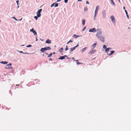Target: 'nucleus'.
Masks as SVG:
<instances>
[{
    "label": "nucleus",
    "instance_id": "obj_32",
    "mask_svg": "<svg viewBox=\"0 0 131 131\" xmlns=\"http://www.w3.org/2000/svg\"><path fill=\"white\" fill-rule=\"evenodd\" d=\"M12 18L14 19L16 21H17L18 20L16 18H15L14 17H12Z\"/></svg>",
    "mask_w": 131,
    "mask_h": 131
},
{
    "label": "nucleus",
    "instance_id": "obj_47",
    "mask_svg": "<svg viewBox=\"0 0 131 131\" xmlns=\"http://www.w3.org/2000/svg\"><path fill=\"white\" fill-rule=\"evenodd\" d=\"M61 0H57V2H59L61 1Z\"/></svg>",
    "mask_w": 131,
    "mask_h": 131
},
{
    "label": "nucleus",
    "instance_id": "obj_18",
    "mask_svg": "<svg viewBox=\"0 0 131 131\" xmlns=\"http://www.w3.org/2000/svg\"><path fill=\"white\" fill-rule=\"evenodd\" d=\"M109 50H110V48H106V49L105 50V52H108L109 51Z\"/></svg>",
    "mask_w": 131,
    "mask_h": 131
},
{
    "label": "nucleus",
    "instance_id": "obj_44",
    "mask_svg": "<svg viewBox=\"0 0 131 131\" xmlns=\"http://www.w3.org/2000/svg\"><path fill=\"white\" fill-rule=\"evenodd\" d=\"M68 48H66V49H65V51H67V50L68 49Z\"/></svg>",
    "mask_w": 131,
    "mask_h": 131
},
{
    "label": "nucleus",
    "instance_id": "obj_55",
    "mask_svg": "<svg viewBox=\"0 0 131 131\" xmlns=\"http://www.w3.org/2000/svg\"><path fill=\"white\" fill-rule=\"evenodd\" d=\"M25 45H21L20 46H24Z\"/></svg>",
    "mask_w": 131,
    "mask_h": 131
},
{
    "label": "nucleus",
    "instance_id": "obj_58",
    "mask_svg": "<svg viewBox=\"0 0 131 131\" xmlns=\"http://www.w3.org/2000/svg\"><path fill=\"white\" fill-rule=\"evenodd\" d=\"M66 48H68V46H66Z\"/></svg>",
    "mask_w": 131,
    "mask_h": 131
},
{
    "label": "nucleus",
    "instance_id": "obj_56",
    "mask_svg": "<svg viewBox=\"0 0 131 131\" xmlns=\"http://www.w3.org/2000/svg\"><path fill=\"white\" fill-rule=\"evenodd\" d=\"M70 43V42H69V41L67 43V44H68V43Z\"/></svg>",
    "mask_w": 131,
    "mask_h": 131
},
{
    "label": "nucleus",
    "instance_id": "obj_4",
    "mask_svg": "<svg viewBox=\"0 0 131 131\" xmlns=\"http://www.w3.org/2000/svg\"><path fill=\"white\" fill-rule=\"evenodd\" d=\"M89 31V32H96V29L95 28H93L92 29H90Z\"/></svg>",
    "mask_w": 131,
    "mask_h": 131
},
{
    "label": "nucleus",
    "instance_id": "obj_2",
    "mask_svg": "<svg viewBox=\"0 0 131 131\" xmlns=\"http://www.w3.org/2000/svg\"><path fill=\"white\" fill-rule=\"evenodd\" d=\"M51 48L49 47H45L44 48H42L40 49V51L44 53L45 51L46 50H50L51 49Z\"/></svg>",
    "mask_w": 131,
    "mask_h": 131
},
{
    "label": "nucleus",
    "instance_id": "obj_7",
    "mask_svg": "<svg viewBox=\"0 0 131 131\" xmlns=\"http://www.w3.org/2000/svg\"><path fill=\"white\" fill-rule=\"evenodd\" d=\"M111 18L113 23H115V20L114 16H111Z\"/></svg>",
    "mask_w": 131,
    "mask_h": 131
},
{
    "label": "nucleus",
    "instance_id": "obj_29",
    "mask_svg": "<svg viewBox=\"0 0 131 131\" xmlns=\"http://www.w3.org/2000/svg\"><path fill=\"white\" fill-rule=\"evenodd\" d=\"M55 4V5H54V7H57L58 6V4L56 3Z\"/></svg>",
    "mask_w": 131,
    "mask_h": 131
},
{
    "label": "nucleus",
    "instance_id": "obj_9",
    "mask_svg": "<svg viewBox=\"0 0 131 131\" xmlns=\"http://www.w3.org/2000/svg\"><path fill=\"white\" fill-rule=\"evenodd\" d=\"M12 64L11 63H9V64H7L6 66H7V67H6L5 68V69H8L10 68V66H11L12 65Z\"/></svg>",
    "mask_w": 131,
    "mask_h": 131
},
{
    "label": "nucleus",
    "instance_id": "obj_10",
    "mask_svg": "<svg viewBox=\"0 0 131 131\" xmlns=\"http://www.w3.org/2000/svg\"><path fill=\"white\" fill-rule=\"evenodd\" d=\"M96 45V43H94L91 46V49H93L95 47Z\"/></svg>",
    "mask_w": 131,
    "mask_h": 131
},
{
    "label": "nucleus",
    "instance_id": "obj_8",
    "mask_svg": "<svg viewBox=\"0 0 131 131\" xmlns=\"http://www.w3.org/2000/svg\"><path fill=\"white\" fill-rule=\"evenodd\" d=\"M102 16L103 18H105L106 16V13H105V10H104L102 12Z\"/></svg>",
    "mask_w": 131,
    "mask_h": 131
},
{
    "label": "nucleus",
    "instance_id": "obj_23",
    "mask_svg": "<svg viewBox=\"0 0 131 131\" xmlns=\"http://www.w3.org/2000/svg\"><path fill=\"white\" fill-rule=\"evenodd\" d=\"M84 11H87L88 10V9L87 8V7H84Z\"/></svg>",
    "mask_w": 131,
    "mask_h": 131
},
{
    "label": "nucleus",
    "instance_id": "obj_40",
    "mask_svg": "<svg viewBox=\"0 0 131 131\" xmlns=\"http://www.w3.org/2000/svg\"><path fill=\"white\" fill-rule=\"evenodd\" d=\"M125 12L126 14H127L128 13L127 11L126 10H125Z\"/></svg>",
    "mask_w": 131,
    "mask_h": 131
},
{
    "label": "nucleus",
    "instance_id": "obj_24",
    "mask_svg": "<svg viewBox=\"0 0 131 131\" xmlns=\"http://www.w3.org/2000/svg\"><path fill=\"white\" fill-rule=\"evenodd\" d=\"M97 14H94L93 20H96V17L97 15Z\"/></svg>",
    "mask_w": 131,
    "mask_h": 131
},
{
    "label": "nucleus",
    "instance_id": "obj_16",
    "mask_svg": "<svg viewBox=\"0 0 131 131\" xmlns=\"http://www.w3.org/2000/svg\"><path fill=\"white\" fill-rule=\"evenodd\" d=\"M110 1H111V4L114 5V6L115 5V4L114 3V1H113V0H110Z\"/></svg>",
    "mask_w": 131,
    "mask_h": 131
},
{
    "label": "nucleus",
    "instance_id": "obj_1",
    "mask_svg": "<svg viewBox=\"0 0 131 131\" xmlns=\"http://www.w3.org/2000/svg\"><path fill=\"white\" fill-rule=\"evenodd\" d=\"M102 31L100 29H96V34L95 35L96 37L99 40L104 42L105 41V38L102 35Z\"/></svg>",
    "mask_w": 131,
    "mask_h": 131
},
{
    "label": "nucleus",
    "instance_id": "obj_62",
    "mask_svg": "<svg viewBox=\"0 0 131 131\" xmlns=\"http://www.w3.org/2000/svg\"><path fill=\"white\" fill-rule=\"evenodd\" d=\"M40 39L41 40V41H42L43 40H41V39Z\"/></svg>",
    "mask_w": 131,
    "mask_h": 131
},
{
    "label": "nucleus",
    "instance_id": "obj_22",
    "mask_svg": "<svg viewBox=\"0 0 131 131\" xmlns=\"http://www.w3.org/2000/svg\"><path fill=\"white\" fill-rule=\"evenodd\" d=\"M32 32L34 34V35H37V32L35 31L34 30Z\"/></svg>",
    "mask_w": 131,
    "mask_h": 131
},
{
    "label": "nucleus",
    "instance_id": "obj_63",
    "mask_svg": "<svg viewBox=\"0 0 131 131\" xmlns=\"http://www.w3.org/2000/svg\"><path fill=\"white\" fill-rule=\"evenodd\" d=\"M118 0V1H119V2H120V0Z\"/></svg>",
    "mask_w": 131,
    "mask_h": 131
},
{
    "label": "nucleus",
    "instance_id": "obj_34",
    "mask_svg": "<svg viewBox=\"0 0 131 131\" xmlns=\"http://www.w3.org/2000/svg\"><path fill=\"white\" fill-rule=\"evenodd\" d=\"M86 27L85 26L82 29V31H84L86 29Z\"/></svg>",
    "mask_w": 131,
    "mask_h": 131
},
{
    "label": "nucleus",
    "instance_id": "obj_57",
    "mask_svg": "<svg viewBox=\"0 0 131 131\" xmlns=\"http://www.w3.org/2000/svg\"><path fill=\"white\" fill-rule=\"evenodd\" d=\"M53 54H55V52H53Z\"/></svg>",
    "mask_w": 131,
    "mask_h": 131
},
{
    "label": "nucleus",
    "instance_id": "obj_36",
    "mask_svg": "<svg viewBox=\"0 0 131 131\" xmlns=\"http://www.w3.org/2000/svg\"><path fill=\"white\" fill-rule=\"evenodd\" d=\"M18 51L20 53L24 54V52H23L22 51Z\"/></svg>",
    "mask_w": 131,
    "mask_h": 131
},
{
    "label": "nucleus",
    "instance_id": "obj_28",
    "mask_svg": "<svg viewBox=\"0 0 131 131\" xmlns=\"http://www.w3.org/2000/svg\"><path fill=\"white\" fill-rule=\"evenodd\" d=\"M56 3H53V4H52L51 5V7H53L54 5Z\"/></svg>",
    "mask_w": 131,
    "mask_h": 131
},
{
    "label": "nucleus",
    "instance_id": "obj_20",
    "mask_svg": "<svg viewBox=\"0 0 131 131\" xmlns=\"http://www.w3.org/2000/svg\"><path fill=\"white\" fill-rule=\"evenodd\" d=\"M110 52H111V53L109 54V56H110L114 52V51H110Z\"/></svg>",
    "mask_w": 131,
    "mask_h": 131
},
{
    "label": "nucleus",
    "instance_id": "obj_49",
    "mask_svg": "<svg viewBox=\"0 0 131 131\" xmlns=\"http://www.w3.org/2000/svg\"><path fill=\"white\" fill-rule=\"evenodd\" d=\"M82 0H78V2H81Z\"/></svg>",
    "mask_w": 131,
    "mask_h": 131
},
{
    "label": "nucleus",
    "instance_id": "obj_26",
    "mask_svg": "<svg viewBox=\"0 0 131 131\" xmlns=\"http://www.w3.org/2000/svg\"><path fill=\"white\" fill-rule=\"evenodd\" d=\"M39 17H38V16H35L34 17V18L36 19V20H37L38 19V18Z\"/></svg>",
    "mask_w": 131,
    "mask_h": 131
},
{
    "label": "nucleus",
    "instance_id": "obj_15",
    "mask_svg": "<svg viewBox=\"0 0 131 131\" xmlns=\"http://www.w3.org/2000/svg\"><path fill=\"white\" fill-rule=\"evenodd\" d=\"M77 36L76 35L74 34L73 36V37H74L75 38H77L78 37L80 36Z\"/></svg>",
    "mask_w": 131,
    "mask_h": 131
},
{
    "label": "nucleus",
    "instance_id": "obj_45",
    "mask_svg": "<svg viewBox=\"0 0 131 131\" xmlns=\"http://www.w3.org/2000/svg\"><path fill=\"white\" fill-rule=\"evenodd\" d=\"M69 42H72V41L71 40H70L69 41Z\"/></svg>",
    "mask_w": 131,
    "mask_h": 131
},
{
    "label": "nucleus",
    "instance_id": "obj_25",
    "mask_svg": "<svg viewBox=\"0 0 131 131\" xmlns=\"http://www.w3.org/2000/svg\"><path fill=\"white\" fill-rule=\"evenodd\" d=\"M63 50V48H61L59 50V52H62V51Z\"/></svg>",
    "mask_w": 131,
    "mask_h": 131
},
{
    "label": "nucleus",
    "instance_id": "obj_19",
    "mask_svg": "<svg viewBox=\"0 0 131 131\" xmlns=\"http://www.w3.org/2000/svg\"><path fill=\"white\" fill-rule=\"evenodd\" d=\"M65 59V58L63 56L60 57V58H58L59 59H60L61 60H63V59Z\"/></svg>",
    "mask_w": 131,
    "mask_h": 131
},
{
    "label": "nucleus",
    "instance_id": "obj_5",
    "mask_svg": "<svg viewBox=\"0 0 131 131\" xmlns=\"http://www.w3.org/2000/svg\"><path fill=\"white\" fill-rule=\"evenodd\" d=\"M99 7L98 6H96L95 10V11L94 14H97L98 13V11L99 9Z\"/></svg>",
    "mask_w": 131,
    "mask_h": 131
},
{
    "label": "nucleus",
    "instance_id": "obj_61",
    "mask_svg": "<svg viewBox=\"0 0 131 131\" xmlns=\"http://www.w3.org/2000/svg\"><path fill=\"white\" fill-rule=\"evenodd\" d=\"M19 85L18 84L16 85V86H19Z\"/></svg>",
    "mask_w": 131,
    "mask_h": 131
},
{
    "label": "nucleus",
    "instance_id": "obj_50",
    "mask_svg": "<svg viewBox=\"0 0 131 131\" xmlns=\"http://www.w3.org/2000/svg\"><path fill=\"white\" fill-rule=\"evenodd\" d=\"M38 41V39H37V37H36V41Z\"/></svg>",
    "mask_w": 131,
    "mask_h": 131
},
{
    "label": "nucleus",
    "instance_id": "obj_43",
    "mask_svg": "<svg viewBox=\"0 0 131 131\" xmlns=\"http://www.w3.org/2000/svg\"><path fill=\"white\" fill-rule=\"evenodd\" d=\"M72 60L74 61H75V59L73 58V57H72Z\"/></svg>",
    "mask_w": 131,
    "mask_h": 131
},
{
    "label": "nucleus",
    "instance_id": "obj_17",
    "mask_svg": "<svg viewBox=\"0 0 131 131\" xmlns=\"http://www.w3.org/2000/svg\"><path fill=\"white\" fill-rule=\"evenodd\" d=\"M85 20L84 19H83L82 20V25L84 26L85 25Z\"/></svg>",
    "mask_w": 131,
    "mask_h": 131
},
{
    "label": "nucleus",
    "instance_id": "obj_3",
    "mask_svg": "<svg viewBox=\"0 0 131 131\" xmlns=\"http://www.w3.org/2000/svg\"><path fill=\"white\" fill-rule=\"evenodd\" d=\"M42 9H40L38 10V11L36 12V14L38 17H40L41 15L40 14L41 12L42 11Z\"/></svg>",
    "mask_w": 131,
    "mask_h": 131
},
{
    "label": "nucleus",
    "instance_id": "obj_52",
    "mask_svg": "<svg viewBox=\"0 0 131 131\" xmlns=\"http://www.w3.org/2000/svg\"><path fill=\"white\" fill-rule=\"evenodd\" d=\"M65 58V57H67V56L66 55H64V56H63Z\"/></svg>",
    "mask_w": 131,
    "mask_h": 131
},
{
    "label": "nucleus",
    "instance_id": "obj_12",
    "mask_svg": "<svg viewBox=\"0 0 131 131\" xmlns=\"http://www.w3.org/2000/svg\"><path fill=\"white\" fill-rule=\"evenodd\" d=\"M87 47H85L84 48H83L81 50L82 53H83L85 51V50L87 49Z\"/></svg>",
    "mask_w": 131,
    "mask_h": 131
},
{
    "label": "nucleus",
    "instance_id": "obj_42",
    "mask_svg": "<svg viewBox=\"0 0 131 131\" xmlns=\"http://www.w3.org/2000/svg\"><path fill=\"white\" fill-rule=\"evenodd\" d=\"M126 15L127 18H129V16H128V15L127 14H126Z\"/></svg>",
    "mask_w": 131,
    "mask_h": 131
},
{
    "label": "nucleus",
    "instance_id": "obj_60",
    "mask_svg": "<svg viewBox=\"0 0 131 131\" xmlns=\"http://www.w3.org/2000/svg\"><path fill=\"white\" fill-rule=\"evenodd\" d=\"M110 48V49H112V48Z\"/></svg>",
    "mask_w": 131,
    "mask_h": 131
},
{
    "label": "nucleus",
    "instance_id": "obj_39",
    "mask_svg": "<svg viewBox=\"0 0 131 131\" xmlns=\"http://www.w3.org/2000/svg\"><path fill=\"white\" fill-rule=\"evenodd\" d=\"M18 2H19V1L18 0L17 1H16V3L17 4V5H19L18 4Z\"/></svg>",
    "mask_w": 131,
    "mask_h": 131
},
{
    "label": "nucleus",
    "instance_id": "obj_14",
    "mask_svg": "<svg viewBox=\"0 0 131 131\" xmlns=\"http://www.w3.org/2000/svg\"><path fill=\"white\" fill-rule=\"evenodd\" d=\"M45 53L48 55V58L50 57H51L52 54V53H51L50 54H48V53L46 52Z\"/></svg>",
    "mask_w": 131,
    "mask_h": 131
},
{
    "label": "nucleus",
    "instance_id": "obj_33",
    "mask_svg": "<svg viewBox=\"0 0 131 131\" xmlns=\"http://www.w3.org/2000/svg\"><path fill=\"white\" fill-rule=\"evenodd\" d=\"M27 53V52H25V53H24V54H33V53Z\"/></svg>",
    "mask_w": 131,
    "mask_h": 131
},
{
    "label": "nucleus",
    "instance_id": "obj_51",
    "mask_svg": "<svg viewBox=\"0 0 131 131\" xmlns=\"http://www.w3.org/2000/svg\"><path fill=\"white\" fill-rule=\"evenodd\" d=\"M123 9H124V10H125V7L124 6L123 7Z\"/></svg>",
    "mask_w": 131,
    "mask_h": 131
},
{
    "label": "nucleus",
    "instance_id": "obj_38",
    "mask_svg": "<svg viewBox=\"0 0 131 131\" xmlns=\"http://www.w3.org/2000/svg\"><path fill=\"white\" fill-rule=\"evenodd\" d=\"M86 4H89V3L88 1H86Z\"/></svg>",
    "mask_w": 131,
    "mask_h": 131
},
{
    "label": "nucleus",
    "instance_id": "obj_31",
    "mask_svg": "<svg viewBox=\"0 0 131 131\" xmlns=\"http://www.w3.org/2000/svg\"><path fill=\"white\" fill-rule=\"evenodd\" d=\"M34 30L33 28H32L30 30V31L31 32H33Z\"/></svg>",
    "mask_w": 131,
    "mask_h": 131
},
{
    "label": "nucleus",
    "instance_id": "obj_37",
    "mask_svg": "<svg viewBox=\"0 0 131 131\" xmlns=\"http://www.w3.org/2000/svg\"><path fill=\"white\" fill-rule=\"evenodd\" d=\"M82 64V63L80 62H77V64Z\"/></svg>",
    "mask_w": 131,
    "mask_h": 131
},
{
    "label": "nucleus",
    "instance_id": "obj_53",
    "mask_svg": "<svg viewBox=\"0 0 131 131\" xmlns=\"http://www.w3.org/2000/svg\"><path fill=\"white\" fill-rule=\"evenodd\" d=\"M49 60H52V59L51 58H50L49 59Z\"/></svg>",
    "mask_w": 131,
    "mask_h": 131
},
{
    "label": "nucleus",
    "instance_id": "obj_64",
    "mask_svg": "<svg viewBox=\"0 0 131 131\" xmlns=\"http://www.w3.org/2000/svg\"><path fill=\"white\" fill-rule=\"evenodd\" d=\"M17 7H18V8H19V6H18Z\"/></svg>",
    "mask_w": 131,
    "mask_h": 131
},
{
    "label": "nucleus",
    "instance_id": "obj_41",
    "mask_svg": "<svg viewBox=\"0 0 131 131\" xmlns=\"http://www.w3.org/2000/svg\"><path fill=\"white\" fill-rule=\"evenodd\" d=\"M76 48V47H75V46L72 48H73V49L74 50Z\"/></svg>",
    "mask_w": 131,
    "mask_h": 131
},
{
    "label": "nucleus",
    "instance_id": "obj_48",
    "mask_svg": "<svg viewBox=\"0 0 131 131\" xmlns=\"http://www.w3.org/2000/svg\"><path fill=\"white\" fill-rule=\"evenodd\" d=\"M79 44H78V45L76 46L75 47H76V48L77 47H78L79 46Z\"/></svg>",
    "mask_w": 131,
    "mask_h": 131
},
{
    "label": "nucleus",
    "instance_id": "obj_13",
    "mask_svg": "<svg viewBox=\"0 0 131 131\" xmlns=\"http://www.w3.org/2000/svg\"><path fill=\"white\" fill-rule=\"evenodd\" d=\"M0 63L3 64H6L8 63V62L7 61H5L4 62L3 61H2V62H0Z\"/></svg>",
    "mask_w": 131,
    "mask_h": 131
},
{
    "label": "nucleus",
    "instance_id": "obj_54",
    "mask_svg": "<svg viewBox=\"0 0 131 131\" xmlns=\"http://www.w3.org/2000/svg\"><path fill=\"white\" fill-rule=\"evenodd\" d=\"M75 61L76 62H78V60H75Z\"/></svg>",
    "mask_w": 131,
    "mask_h": 131
},
{
    "label": "nucleus",
    "instance_id": "obj_35",
    "mask_svg": "<svg viewBox=\"0 0 131 131\" xmlns=\"http://www.w3.org/2000/svg\"><path fill=\"white\" fill-rule=\"evenodd\" d=\"M68 0H64V2L65 3H67Z\"/></svg>",
    "mask_w": 131,
    "mask_h": 131
},
{
    "label": "nucleus",
    "instance_id": "obj_30",
    "mask_svg": "<svg viewBox=\"0 0 131 131\" xmlns=\"http://www.w3.org/2000/svg\"><path fill=\"white\" fill-rule=\"evenodd\" d=\"M32 47V46L31 45H29L26 46L27 47Z\"/></svg>",
    "mask_w": 131,
    "mask_h": 131
},
{
    "label": "nucleus",
    "instance_id": "obj_21",
    "mask_svg": "<svg viewBox=\"0 0 131 131\" xmlns=\"http://www.w3.org/2000/svg\"><path fill=\"white\" fill-rule=\"evenodd\" d=\"M70 50H69V52L70 53L71 52H72L73 50H73V48H70Z\"/></svg>",
    "mask_w": 131,
    "mask_h": 131
},
{
    "label": "nucleus",
    "instance_id": "obj_46",
    "mask_svg": "<svg viewBox=\"0 0 131 131\" xmlns=\"http://www.w3.org/2000/svg\"><path fill=\"white\" fill-rule=\"evenodd\" d=\"M22 19V18H21V19H18V21H21V20Z\"/></svg>",
    "mask_w": 131,
    "mask_h": 131
},
{
    "label": "nucleus",
    "instance_id": "obj_27",
    "mask_svg": "<svg viewBox=\"0 0 131 131\" xmlns=\"http://www.w3.org/2000/svg\"><path fill=\"white\" fill-rule=\"evenodd\" d=\"M103 48L104 49H106V46L105 45H103Z\"/></svg>",
    "mask_w": 131,
    "mask_h": 131
},
{
    "label": "nucleus",
    "instance_id": "obj_59",
    "mask_svg": "<svg viewBox=\"0 0 131 131\" xmlns=\"http://www.w3.org/2000/svg\"><path fill=\"white\" fill-rule=\"evenodd\" d=\"M128 29H130V28L129 27H128Z\"/></svg>",
    "mask_w": 131,
    "mask_h": 131
},
{
    "label": "nucleus",
    "instance_id": "obj_6",
    "mask_svg": "<svg viewBox=\"0 0 131 131\" xmlns=\"http://www.w3.org/2000/svg\"><path fill=\"white\" fill-rule=\"evenodd\" d=\"M96 50H92L88 53L90 54V55H91L92 54L96 52Z\"/></svg>",
    "mask_w": 131,
    "mask_h": 131
},
{
    "label": "nucleus",
    "instance_id": "obj_11",
    "mask_svg": "<svg viewBox=\"0 0 131 131\" xmlns=\"http://www.w3.org/2000/svg\"><path fill=\"white\" fill-rule=\"evenodd\" d=\"M46 43H47L50 44L51 43V41L50 40L48 39L46 40Z\"/></svg>",
    "mask_w": 131,
    "mask_h": 131
}]
</instances>
